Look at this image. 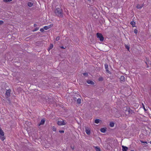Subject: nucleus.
I'll return each instance as SVG.
<instances>
[{
    "mask_svg": "<svg viewBox=\"0 0 151 151\" xmlns=\"http://www.w3.org/2000/svg\"><path fill=\"white\" fill-rule=\"evenodd\" d=\"M55 13L56 15L59 17H62L63 16V12L60 8L56 7L55 10Z\"/></svg>",
    "mask_w": 151,
    "mask_h": 151,
    "instance_id": "f257e3e1",
    "label": "nucleus"
},
{
    "mask_svg": "<svg viewBox=\"0 0 151 151\" xmlns=\"http://www.w3.org/2000/svg\"><path fill=\"white\" fill-rule=\"evenodd\" d=\"M0 138L2 140H4L5 139V138L4 136V132L3 130L0 128Z\"/></svg>",
    "mask_w": 151,
    "mask_h": 151,
    "instance_id": "f03ea898",
    "label": "nucleus"
},
{
    "mask_svg": "<svg viewBox=\"0 0 151 151\" xmlns=\"http://www.w3.org/2000/svg\"><path fill=\"white\" fill-rule=\"evenodd\" d=\"M96 35L97 37L99 39V40L101 41H103L104 40V38L101 34L97 33Z\"/></svg>",
    "mask_w": 151,
    "mask_h": 151,
    "instance_id": "7ed1b4c3",
    "label": "nucleus"
},
{
    "mask_svg": "<svg viewBox=\"0 0 151 151\" xmlns=\"http://www.w3.org/2000/svg\"><path fill=\"white\" fill-rule=\"evenodd\" d=\"M65 121L64 120L58 121L57 122V124L59 125H63L66 124Z\"/></svg>",
    "mask_w": 151,
    "mask_h": 151,
    "instance_id": "20e7f679",
    "label": "nucleus"
},
{
    "mask_svg": "<svg viewBox=\"0 0 151 151\" xmlns=\"http://www.w3.org/2000/svg\"><path fill=\"white\" fill-rule=\"evenodd\" d=\"M125 113L127 114H132L133 113H134V112L133 110L129 108L125 110Z\"/></svg>",
    "mask_w": 151,
    "mask_h": 151,
    "instance_id": "39448f33",
    "label": "nucleus"
},
{
    "mask_svg": "<svg viewBox=\"0 0 151 151\" xmlns=\"http://www.w3.org/2000/svg\"><path fill=\"white\" fill-rule=\"evenodd\" d=\"M105 67L106 69V71L108 73H110V72L108 68V64L107 63H106L105 64Z\"/></svg>",
    "mask_w": 151,
    "mask_h": 151,
    "instance_id": "423d86ee",
    "label": "nucleus"
},
{
    "mask_svg": "<svg viewBox=\"0 0 151 151\" xmlns=\"http://www.w3.org/2000/svg\"><path fill=\"white\" fill-rule=\"evenodd\" d=\"M11 90L10 89H9L6 90L5 94L8 97H9L10 96V92Z\"/></svg>",
    "mask_w": 151,
    "mask_h": 151,
    "instance_id": "0eeeda50",
    "label": "nucleus"
},
{
    "mask_svg": "<svg viewBox=\"0 0 151 151\" xmlns=\"http://www.w3.org/2000/svg\"><path fill=\"white\" fill-rule=\"evenodd\" d=\"M85 132L88 135H89L90 134V130L87 127L85 128Z\"/></svg>",
    "mask_w": 151,
    "mask_h": 151,
    "instance_id": "6e6552de",
    "label": "nucleus"
},
{
    "mask_svg": "<svg viewBox=\"0 0 151 151\" xmlns=\"http://www.w3.org/2000/svg\"><path fill=\"white\" fill-rule=\"evenodd\" d=\"M52 26H53V24H51L50 25H48V26H45L44 27V29H45L46 30H47V29H49L50 28V27H52Z\"/></svg>",
    "mask_w": 151,
    "mask_h": 151,
    "instance_id": "1a4fd4ad",
    "label": "nucleus"
},
{
    "mask_svg": "<svg viewBox=\"0 0 151 151\" xmlns=\"http://www.w3.org/2000/svg\"><path fill=\"white\" fill-rule=\"evenodd\" d=\"M121 82H124L125 81V77L124 76H121L120 78Z\"/></svg>",
    "mask_w": 151,
    "mask_h": 151,
    "instance_id": "9d476101",
    "label": "nucleus"
},
{
    "mask_svg": "<svg viewBox=\"0 0 151 151\" xmlns=\"http://www.w3.org/2000/svg\"><path fill=\"white\" fill-rule=\"evenodd\" d=\"M122 151H127V150L128 149V148L126 146H124L123 145H122Z\"/></svg>",
    "mask_w": 151,
    "mask_h": 151,
    "instance_id": "9b49d317",
    "label": "nucleus"
},
{
    "mask_svg": "<svg viewBox=\"0 0 151 151\" xmlns=\"http://www.w3.org/2000/svg\"><path fill=\"white\" fill-rule=\"evenodd\" d=\"M45 122V120L44 119H42L40 122V123L38 125L39 126L40 125H43Z\"/></svg>",
    "mask_w": 151,
    "mask_h": 151,
    "instance_id": "f8f14e48",
    "label": "nucleus"
},
{
    "mask_svg": "<svg viewBox=\"0 0 151 151\" xmlns=\"http://www.w3.org/2000/svg\"><path fill=\"white\" fill-rule=\"evenodd\" d=\"M87 82L88 84L91 85H93L94 84V82L90 80H88L87 81Z\"/></svg>",
    "mask_w": 151,
    "mask_h": 151,
    "instance_id": "ddd939ff",
    "label": "nucleus"
},
{
    "mask_svg": "<svg viewBox=\"0 0 151 151\" xmlns=\"http://www.w3.org/2000/svg\"><path fill=\"white\" fill-rule=\"evenodd\" d=\"M143 4H138L137 6V8L138 9H141L143 7Z\"/></svg>",
    "mask_w": 151,
    "mask_h": 151,
    "instance_id": "4468645a",
    "label": "nucleus"
},
{
    "mask_svg": "<svg viewBox=\"0 0 151 151\" xmlns=\"http://www.w3.org/2000/svg\"><path fill=\"white\" fill-rule=\"evenodd\" d=\"M106 131V128H101L100 129L101 132L103 133H104Z\"/></svg>",
    "mask_w": 151,
    "mask_h": 151,
    "instance_id": "2eb2a0df",
    "label": "nucleus"
},
{
    "mask_svg": "<svg viewBox=\"0 0 151 151\" xmlns=\"http://www.w3.org/2000/svg\"><path fill=\"white\" fill-rule=\"evenodd\" d=\"M130 24L132 25V27H135V22H134L132 21L130 22Z\"/></svg>",
    "mask_w": 151,
    "mask_h": 151,
    "instance_id": "dca6fc26",
    "label": "nucleus"
},
{
    "mask_svg": "<svg viewBox=\"0 0 151 151\" xmlns=\"http://www.w3.org/2000/svg\"><path fill=\"white\" fill-rule=\"evenodd\" d=\"M95 149L96 151H101L100 148L98 146H96L95 147Z\"/></svg>",
    "mask_w": 151,
    "mask_h": 151,
    "instance_id": "f3484780",
    "label": "nucleus"
},
{
    "mask_svg": "<svg viewBox=\"0 0 151 151\" xmlns=\"http://www.w3.org/2000/svg\"><path fill=\"white\" fill-rule=\"evenodd\" d=\"M27 5L29 7H31L33 5V3L31 2H28Z\"/></svg>",
    "mask_w": 151,
    "mask_h": 151,
    "instance_id": "a211bd4d",
    "label": "nucleus"
},
{
    "mask_svg": "<svg viewBox=\"0 0 151 151\" xmlns=\"http://www.w3.org/2000/svg\"><path fill=\"white\" fill-rule=\"evenodd\" d=\"M100 120L99 119H96L95 120V122L96 124H98Z\"/></svg>",
    "mask_w": 151,
    "mask_h": 151,
    "instance_id": "6ab92c4d",
    "label": "nucleus"
},
{
    "mask_svg": "<svg viewBox=\"0 0 151 151\" xmlns=\"http://www.w3.org/2000/svg\"><path fill=\"white\" fill-rule=\"evenodd\" d=\"M53 45L52 44H51L50 47L48 48V50H49L53 47Z\"/></svg>",
    "mask_w": 151,
    "mask_h": 151,
    "instance_id": "aec40b11",
    "label": "nucleus"
},
{
    "mask_svg": "<svg viewBox=\"0 0 151 151\" xmlns=\"http://www.w3.org/2000/svg\"><path fill=\"white\" fill-rule=\"evenodd\" d=\"M110 126L111 127H113L114 126V123L112 122H111L110 123Z\"/></svg>",
    "mask_w": 151,
    "mask_h": 151,
    "instance_id": "412c9836",
    "label": "nucleus"
},
{
    "mask_svg": "<svg viewBox=\"0 0 151 151\" xmlns=\"http://www.w3.org/2000/svg\"><path fill=\"white\" fill-rule=\"evenodd\" d=\"M77 103L79 104L81 103V99L80 98H78L77 100Z\"/></svg>",
    "mask_w": 151,
    "mask_h": 151,
    "instance_id": "4be33fe9",
    "label": "nucleus"
},
{
    "mask_svg": "<svg viewBox=\"0 0 151 151\" xmlns=\"http://www.w3.org/2000/svg\"><path fill=\"white\" fill-rule=\"evenodd\" d=\"M125 47L126 49H127V50L128 51L129 50V48H130V47H129V46L125 45Z\"/></svg>",
    "mask_w": 151,
    "mask_h": 151,
    "instance_id": "5701e85b",
    "label": "nucleus"
},
{
    "mask_svg": "<svg viewBox=\"0 0 151 151\" xmlns=\"http://www.w3.org/2000/svg\"><path fill=\"white\" fill-rule=\"evenodd\" d=\"M12 0H3V1L4 2H10L12 1Z\"/></svg>",
    "mask_w": 151,
    "mask_h": 151,
    "instance_id": "b1692460",
    "label": "nucleus"
},
{
    "mask_svg": "<svg viewBox=\"0 0 151 151\" xmlns=\"http://www.w3.org/2000/svg\"><path fill=\"white\" fill-rule=\"evenodd\" d=\"M103 80V78L102 77H100L99 78V81H102Z\"/></svg>",
    "mask_w": 151,
    "mask_h": 151,
    "instance_id": "393cba45",
    "label": "nucleus"
},
{
    "mask_svg": "<svg viewBox=\"0 0 151 151\" xmlns=\"http://www.w3.org/2000/svg\"><path fill=\"white\" fill-rule=\"evenodd\" d=\"M83 74L84 76H88V73H84Z\"/></svg>",
    "mask_w": 151,
    "mask_h": 151,
    "instance_id": "a878e982",
    "label": "nucleus"
},
{
    "mask_svg": "<svg viewBox=\"0 0 151 151\" xmlns=\"http://www.w3.org/2000/svg\"><path fill=\"white\" fill-rule=\"evenodd\" d=\"M142 106L143 108V109H144L145 111H147V110L146 109H145V106H144V105L143 104H142Z\"/></svg>",
    "mask_w": 151,
    "mask_h": 151,
    "instance_id": "bb28decb",
    "label": "nucleus"
},
{
    "mask_svg": "<svg viewBox=\"0 0 151 151\" xmlns=\"http://www.w3.org/2000/svg\"><path fill=\"white\" fill-rule=\"evenodd\" d=\"M134 32L135 33L137 34V29H135L134 30Z\"/></svg>",
    "mask_w": 151,
    "mask_h": 151,
    "instance_id": "cd10ccee",
    "label": "nucleus"
},
{
    "mask_svg": "<svg viewBox=\"0 0 151 151\" xmlns=\"http://www.w3.org/2000/svg\"><path fill=\"white\" fill-rule=\"evenodd\" d=\"M39 28H38V27L34 29V30L33 31H36L37 30H38Z\"/></svg>",
    "mask_w": 151,
    "mask_h": 151,
    "instance_id": "c85d7f7f",
    "label": "nucleus"
},
{
    "mask_svg": "<svg viewBox=\"0 0 151 151\" xmlns=\"http://www.w3.org/2000/svg\"><path fill=\"white\" fill-rule=\"evenodd\" d=\"M4 23V22L2 20H0V25H1Z\"/></svg>",
    "mask_w": 151,
    "mask_h": 151,
    "instance_id": "c756f323",
    "label": "nucleus"
},
{
    "mask_svg": "<svg viewBox=\"0 0 151 151\" xmlns=\"http://www.w3.org/2000/svg\"><path fill=\"white\" fill-rule=\"evenodd\" d=\"M52 130L54 131H55L56 130V129L54 127H53Z\"/></svg>",
    "mask_w": 151,
    "mask_h": 151,
    "instance_id": "7c9ffc66",
    "label": "nucleus"
},
{
    "mask_svg": "<svg viewBox=\"0 0 151 151\" xmlns=\"http://www.w3.org/2000/svg\"><path fill=\"white\" fill-rule=\"evenodd\" d=\"M40 31L42 32H43L44 31V29L43 28H41L40 30Z\"/></svg>",
    "mask_w": 151,
    "mask_h": 151,
    "instance_id": "2f4dec72",
    "label": "nucleus"
},
{
    "mask_svg": "<svg viewBox=\"0 0 151 151\" xmlns=\"http://www.w3.org/2000/svg\"><path fill=\"white\" fill-rule=\"evenodd\" d=\"M60 39V37H57L56 38V40H57V41H58V40H59Z\"/></svg>",
    "mask_w": 151,
    "mask_h": 151,
    "instance_id": "473e14b6",
    "label": "nucleus"
},
{
    "mask_svg": "<svg viewBox=\"0 0 151 151\" xmlns=\"http://www.w3.org/2000/svg\"><path fill=\"white\" fill-rule=\"evenodd\" d=\"M59 132L61 133H64V131L63 130H60L59 131Z\"/></svg>",
    "mask_w": 151,
    "mask_h": 151,
    "instance_id": "72a5a7b5",
    "label": "nucleus"
},
{
    "mask_svg": "<svg viewBox=\"0 0 151 151\" xmlns=\"http://www.w3.org/2000/svg\"><path fill=\"white\" fill-rule=\"evenodd\" d=\"M60 48H61V49H65L66 48V47H64L63 46H61Z\"/></svg>",
    "mask_w": 151,
    "mask_h": 151,
    "instance_id": "f704fd0d",
    "label": "nucleus"
},
{
    "mask_svg": "<svg viewBox=\"0 0 151 151\" xmlns=\"http://www.w3.org/2000/svg\"><path fill=\"white\" fill-rule=\"evenodd\" d=\"M70 147L73 150L74 149V147L73 146H71Z\"/></svg>",
    "mask_w": 151,
    "mask_h": 151,
    "instance_id": "c9c22d12",
    "label": "nucleus"
},
{
    "mask_svg": "<svg viewBox=\"0 0 151 151\" xmlns=\"http://www.w3.org/2000/svg\"><path fill=\"white\" fill-rule=\"evenodd\" d=\"M140 142H141V143H144V142L143 141L140 140Z\"/></svg>",
    "mask_w": 151,
    "mask_h": 151,
    "instance_id": "e433bc0d",
    "label": "nucleus"
},
{
    "mask_svg": "<svg viewBox=\"0 0 151 151\" xmlns=\"http://www.w3.org/2000/svg\"><path fill=\"white\" fill-rule=\"evenodd\" d=\"M34 26L35 27L37 26V25L36 24H34Z\"/></svg>",
    "mask_w": 151,
    "mask_h": 151,
    "instance_id": "4c0bfd02",
    "label": "nucleus"
},
{
    "mask_svg": "<svg viewBox=\"0 0 151 151\" xmlns=\"http://www.w3.org/2000/svg\"><path fill=\"white\" fill-rule=\"evenodd\" d=\"M144 143H145V144H147V142L146 141H145V142H144Z\"/></svg>",
    "mask_w": 151,
    "mask_h": 151,
    "instance_id": "58836bf2",
    "label": "nucleus"
},
{
    "mask_svg": "<svg viewBox=\"0 0 151 151\" xmlns=\"http://www.w3.org/2000/svg\"><path fill=\"white\" fill-rule=\"evenodd\" d=\"M144 145V146H145V147H146V146H147V145H146V144H145V143Z\"/></svg>",
    "mask_w": 151,
    "mask_h": 151,
    "instance_id": "ea45409f",
    "label": "nucleus"
},
{
    "mask_svg": "<svg viewBox=\"0 0 151 151\" xmlns=\"http://www.w3.org/2000/svg\"><path fill=\"white\" fill-rule=\"evenodd\" d=\"M131 151H134V150H131Z\"/></svg>",
    "mask_w": 151,
    "mask_h": 151,
    "instance_id": "a19ab883",
    "label": "nucleus"
},
{
    "mask_svg": "<svg viewBox=\"0 0 151 151\" xmlns=\"http://www.w3.org/2000/svg\"><path fill=\"white\" fill-rule=\"evenodd\" d=\"M150 143L151 144V141L150 142Z\"/></svg>",
    "mask_w": 151,
    "mask_h": 151,
    "instance_id": "79ce46f5",
    "label": "nucleus"
}]
</instances>
